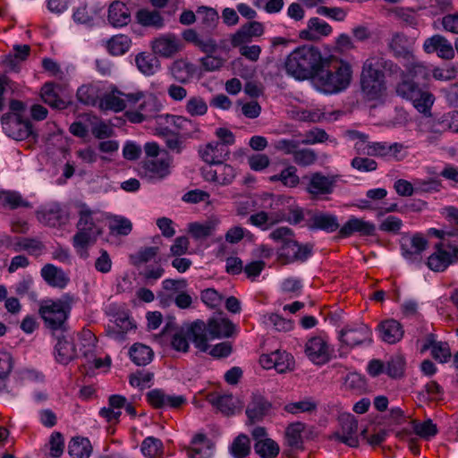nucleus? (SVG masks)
<instances>
[{
    "instance_id": "f8f14e48",
    "label": "nucleus",
    "mask_w": 458,
    "mask_h": 458,
    "mask_svg": "<svg viewBox=\"0 0 458 458\" xmlns=\"http://www.w3.org/2000/svg\"><path fill=\"white\" fill-rule=\"evenodd\" d=\"M458 241L453 240L450 245L445 242H438L435 245V251L428 258L427 265L429 269L441 272L444 271L458 254Z\"/></svg>"
},
{
    "instance_id": "7c9ffc66",
    "label": "nucleus",
    "mask_w": 458,
    "mask_h": 458,
    "mask_svg": "<svg viewBox=\"0 0 458 458\" xmlns=\"http://www.w3.org/2000/svg\"><path fill=\"white\" fill-rule=\"evenodd\" d=\"M332 32V27L325 21L314 17L309 20L307 29L300 32L302 39L318 40Z\"/></svg>"
},
{
    "instance_id": "423d86ee",
    "label": "nucleus",
    "mask_w": 458,
    "mask_h": 458,
    "mask_svg": "<svg viewBox=\"0 0 458 458\" xmlns=\"http://www.w3.org/2000/svg\"><path fill=\"white\" fill-rule=\"evenodd\" d=\"M269 237L282 243L278 249V258L285 264L305 261L312 253V246L299 244L294 239L293 230L287 226L276 228L270 233Z\"/></svg>"
},
{
    "instance_id": "f704fd0d",
    "label": "nucleus",
    "mask_w": 458,
    "mask_h": 458,
    "mask_svg": "<svg viewBox=\"0 0 458 458\" xmlns=\"http://www.w3.org/2000/svg\"><path fill=\"white\" fill-rule=\"evenodd\" d=\"M285 219L284 211L261 210L249 217V222L257 227L267 230L272 225L283 222Z\"/></svg>"
},
{
    "instance_id": "a19ab883",
    "label": "nucleus",
    "mask_w": 458,
    "mask_h": 458,
    "mask_svg": "<svg viewBox=\"0 0 458 458\" xmlns=\"http://www.w3.org/2000/svg\"><path fill=\"white\" fill-rule=\"evenodd\" d=\"M135 64L145 76L154 75L161 67L158 58L147 52H141L135 56Z\"/></svg>"
},
{
    "instance_id": "338daca9",
    "label": "nucleus",
    "mask_w": 458,
    "mask_h": 458,
    "mask_svg": "<svg viewBox=\"0 0 458 458\" xmlns=\"http://www.w3.org/2000/svg\"><path fill=\"white\" fill-rule=\"evenodd\" d=\"M317 403L312 398H306L286 404L284 410L289 413L297 414L300 412H311L317 409Z\"/></svg>"
},
{
    "instance_id": "ddd939ff",
    "label": "nucleus",
    "mask_w": 458,
    "mask_h": 458,
    "mask_svg": "<svg viewBox=\"0 0 458 458\" xmlns=\"http://www.w3.org/2000/svg\"><path fill=\"white\" fill-rule=\"evenodd\" d=\"M4 132L15 140H23L32 134V125L28 119L14 114H3L1 117Z\"/></svg>"
},
{
    "instance_id": "9b49d317",
    "label": "nucleus",
    "mask_w": 458,
    "mask_h": 458,
    "mask_svg": "<svg viewBox=\"0 0 458 458\" xmlns=\"http://www.w3.org/2000/svg\"><path fill=\"white\" fill-rule=\"evenodd\" d=\"M336 182L337 176L325 175L320 172L302 177V183L305 184L304 190L312 199L331 194L334 191Z\"/></svg>"
},
{
    "instance_id": "864d4df0",
    "label": "nucleus",
    "mask_w": 458,
    "mask_h": 458,
    "mask_svg": "<svg viewBox=\"0 0 458 458\" xmlns=\"http://www.w3.org/2000/svg\"><path fill=\"white\" fill-rule=\"evenodd\" d=\"M197 21L200 22L203 29L211 30L216 25L218 13L214 8L200 6L197 9Z\"/></svg>"
},
{
    "instance_id": "b1692460",
    "label": "nucleus",
    "mask_w": 458,
    "mask_h": 458,
    "mask_svg": "<svg viewBox=\"0 0 458 458\" xmlns=\"http://www.w3.org/2000/svg\"><path fill=\"white\" fill-rule=\"evenodd\" d=\"M55 355L56 360L62 364H68L77 356L72 335L62 333V335L57 337L55 345Z\"/></svg>"
},
{
    "instance_id": "1a4fd4ad",
    "label": "nucleus",
    "mask_w": 458,
    "mask_h": 458,
    "mask_svg": "<svg viewBox=\"0 0 458 458\" xmlns=\"http://www.w3.org/2000/svg\"><path fill=\"white\" fill-rule=\"evenodd\" d=\"M398 96L411 101L413 106L424 114H429L434 103V97L428 91L422 90L417 84L408 80L401 81L396 85Z\"/></svg>"
},
{
    "instance_id": "f03ea898",
    "label": "nucleus",
    "mask_w": 458,
    "mask_h": 458,
    "mask_svg": "<svg viewBox=\"0 0 458 458\" xmlns=\"http://www.w3.org/2000/svg\"><path fill=\"white\" fill-rule=\"evenodd\" d=\"M382 70L389 74H396L400 72V67L393 61L386 59L382 54H372L363 63L361 89L370 99L378 98L386 89Z\"/></svg>"
},
{
    "instance_id": "bb28decb",
    "label": "nucleus",
    "mask_w": 458,
    "mask_h": 458,
    "mask_svg": "<svg viewBox=\"0 0 458 458\" xmlns=\"http://www.w3.org/2000/svg\"><path fill=\"white\" fill-rule=\"evenodd\" d=\"M187 282L184 279H165L162 282L161 289L157 293V298L163 306H170L174 301V295L185 290Z\"/></svg>"
},
{
    "instance_id": "0eeeda50",
    "label": "nucleus",
    "mask_w": 458,
    "mask_h": 458,
    "mask_svg": "<svg viewBox=\"0 0 458 458\" xmlns=\"http://www.w3.org/2000/svg\"><path fill=\"white\" fill-rule=\"evenodd\" d=\"M189 340H191L200 352H205L208 350L205 322L196 320L177 330L172 336L171 345L177 352H187L190 347Z\"/></svg>"
},
{
    "instance_id": "5701e85b",
    "label": "nucleus",
    "mask_w": 458,
    "mask_h": 458,
    "mask_svg": "<svg viewBox=\"0 0 458 458\" xmlns=\"http://www.w3.org/2000/svg\"><path fill=\"white\" fill-rule=\"evenodd\" d=\"M423 50L427 54L437 53L442 59L449 60L454 57V50L451 43L441 35L428 38L423 43Z\"/></svg>"
},
{
    "instance_id": "6e6552de",
    "label": "nucleus",
    "mask_w": 458,
    "mask_h": 458,
    "mask_svg": "<svg viewBox=\"0 0 458 458\" xmlns=\"http://www.w3.org/2000/svg\"><path fill=\"white\" fill-rule=\"evenodd\" d=\"M129 104L134 105L142 100L138 109L127 110L125 116L128 121L133 123H140L143 121L154 118L162 109L163 105L154 94H145L142 91H135L125 95Z\"/></svg>"
},
{
    "instance_id": "13d9d810",
    "label": "nucleus",
    "mask_w": 458,
    "mask_h": 458,
    "mask_svg": "<svg viewBox=\"0 0 458 458\" xmlns=\"http://www.w3.org/2000/svg\"><path fill=\"white\" fill-rule=\"evenodd\" d=\"M230 454L233 458H245L250 453V441L246 435H239L230 445Z\"/></svg>"
},
{
    "instance_id": "052dcab7",
    "label": "nucleus",
    "mask_w": 458,
    "mask_h": 458,
    "mask_svg": "<svg viewBox=\"0 0 458 458\" xmlns=\"http://www.w3.org/2000/svg\"><path fill=\"white\" fill-rule=\"evenodd\" d=\"M412 430L416 435L424 439H430L437 433V425L430 419L423 421L413 420L411 422Z\"/></svg>"
},
{
    "instance_id": "72a5a7b5",
    "label": "nucleus",
    "mask_w": 458,
    "mask_h": 458,
    "mask_svg": "<svg viewBox=\"0 0 458 458\" xmlns=\"http://www.w3.org/2000/svg\"><path fill=\"white\" fill-rule=\"evenodd\" d=\"M108 22L114 28H122L131 21V12L121 1H114L108 8Z\"/></svg>"
},
{
    "instance_id": "8fccbe9b",
    "label": "nucleus",
    "mask_w": 458,
    "mask_h": 458,
    "mask_svg": "<svg viewBox=\"0 0 458 458\" xmlns=\"http://www.w3.org/2000/svg\"><path fill=\"white\" fill-rule=\"evenodd\" d=\"M304 428L305 426L301 422H294L290 424L285 430L286 444L294 449L302 448L301 433L303 432Z\"/></svg>"
},
{
    "instance_id": "2eb2a0df",
    "label": "nucleus",
    "mask_w": 458,
    "mask_h": 458,
    "mask_svg": "<svg viewBox=\"0 0 458 458\" xmlns=\"http://www.w3.org/2000/svg\"><path fill=\"white\" fill-rule=\"evenodd\" d=\"M340 428L334 434L333 438L351 447L359 445L358 420L351 413L341 414L338 418Z\"/></svg>"
},
{
    "instance_id": "c9c22d12",
    "label": "nucleus",
    "mask_w": 458,
    "mask_h": 458,
    "mask_svg": "<svg viewBox=\"0 0 458 458\" xmlns=\"http://www.w3.org/2000/svg\"><path fill=\"white\" fill-rule=\"evenodd\" d=\"M41 276L52 287L64 289L70 281L68 275L60 267L47 264L41 268Z\"/></svg>"
},
{
    "instance_id": "58836bf2",
    "label": "nucleus",
    "mask_w": 458,
    "mask_h": 458,
    "mask_svg": "<svg viewBox=\"0 0 458 458\" xmlns=\"http://www.w3.org/2000/svg\"><path fill=\"white\" fill-rule=\"evenodd\" d=\"M125 95L118 89L106 93L99 100V107L102 110L121 112L125 109L126 103H128Z\"/></svg>"
},
{
    "instance_id": "473e14b6",
    "label": "nucleus",
    "mask_w": 458,
    "mask_h": 458,
    "mask_svg": "<svg viewBox=\"0 0 458 458\" xmlns=\"http://www.w3.org/2000/svg\"><path fill=\"white\" fill-rule=\"evenodd\" d=\"M308 226L312 230H322L327 233H333L341 228L335 215L323 212L313 214Z\"/></svg>"
},
{
    "instance_id": "cd10ccee",
    "label": "nucleus",
    "mask_w": 458,
    "mask_h": 458,
    "mask_svg": "<svg viewBox=\"0 0 458 458\" xmlns=\"http://www.w3.org/2000/svg\"><path fill=\"white\" fill-rule=\"evenodd\" d=\"M134 324L125 312L117 313L112 325L106 328L107 335L114 340L123 342L125 335L134 327Z\"/></svg>"
},
{
    "instance_id": "79ce46f5",
    "label": "nucleus",
    "mask_w": 458,
    "mask_h": 458,
    "mask_svg": "<svg viewBox=\"0 0 458 458\" xmlns=\"http://www.w3.org/2000/svg\"><path fill=\"white\" fill-rule=\"evenodd\" d=\"M380 337L388 344H395L400 341L403 335L402 325L394 319H388L382 322L379 326Z\"/></svg>"
},
{
    "instance_id": "4be33fe9",
    "label": "nucleus",
    "mask_w": 458,
    "mask_h": 458,
    "mask_svg": "<svg viewBox=\"0 0 458 458\" xmlns=\"http://www.w3.org/2000/svg\"><path fill=\"white\" fill-rule=\"evenodd\" d=\"M148 402L157 409L179 408L186 403L183 395L167 394L161 389H153L147 394Z\"/></svg>"
},
{
    "instance_id": "f3484780",
    "label": "nucleus",
    "mask_w": 458,
    "mask_h": 458,
    "mask_svg": "<svg viewBox=\"0 0 458 458\" xmlns=\"http://www.w3.org/2000/svg\"><path fill=\"white\" fill-rule=\"evenodd\" d=\"M201 168L202 178L207 182H215L220 186L231 184L236 177V169L224 162Z\"/></svg>"
},
{
    "instance_id": "603ef678",
    "label": "nucleus",
    "mask_w": 458,
    "mask_h": 458,
    "mask_svg": "<svg viewBox=\"0 0 458 458\" xmlns=\"http://www.w3.org/2000/svg\"><path fill=\"white\" fill-rule=\"evenodd\" d=\"M131 44V41L128 36L119 34L107 41V49L113 55H122L130 49Z\"/></svg>"
},
{
    "instance_id": "6ab92c4d",
    "label": "nucleus",
    "mask_w": 458,
    "mask_h": 458,
    "mask_svg": "<svg viewBox=\"0 0 458 458\" xmlns=\"http://www.w3.org/2000/svg\"><path fill=\"white\" fill-rule=\"evenodd\" d=\"M198 152L200 158L211 166L224 162L230 154L229 148L219 141H211L201 145Z\"/></svg>"
},
{
    "instance_id": "49530a36",
    "label": "nucleus",
    "mask_w": 458,
    "mask_h": 458,
    "mask_svg": "<svg viewBox=\"0 0 458 458\" xmlns=\"http://www.w3.org/2000/svg\"><path fill=\"white\" fill-rule=\"evenodd\" d=\"M269 181L271 182H280L285 187L295 188L300 183V177L297 174V168L289 165L279 174L270 176Z\"/></svg>"
},
{
    "instance_id": "39448f33",
    "label": "nucleus",
    "mask_w": 458,
    "mask_h": 458,
    "mask_svg": "<svg viewBox=\"0 0 458 458\" xmlns=\"http://www.w3.org/2000/svg\"><path fill=\"white\" fill-rule=\"evenodd\" d=\"M73 302V297L68 294L55 300H42L39 303L38 313L46 327L53 332L64 333L67 330V319Z\"/></svg>"
},
{
    "instance_id": "e433bc0d",
    "label": "nucleus",
    "mask_w": 458,
    "mask_h": 458,
    "mask_svg": "<svg viewBox=\"0 0 458 458\" xmlns=\"http://www.w3.org/2000/svg\"><path fill=\"white\" fill-rule=\"evenodd\" d=\"M213 454V444L203 434H197L191 440V446L187 449L189 458H209Z\"/></svg>"
},
{
    "instance_id": "0e129e2a",
    "label": "nucleus",
    "mask_w": 458,
    "mask_h": 458,
    "mask_svg": "<svg viewBox=\"0 0 458 458\" xmlns=\"http://www.w3.org/2000/svg\"><path fill=\"white\" fill-rule=\"evenodd\" d=\"M185 110L191 116H202L208 112V105L201 97L193 96L187 100Z\"/></svg>"
},
{
    "instance_id": "680f3d73",
    "label": "nucleus",
    "mask_w": 458,
    "mask_h": 458,
    "mask_svg": "<svg viewBox=\"0 0 458 458\" xmlns=\"http://www.w3.org/2000/svg\"><path fill=\"white\" fill-rule=\"evenodd\" d=\"M263 322L266 325L272 326L279 332H289L293 328V322L291 319L284 318L278 314L264 315Z\"/></svg>"
},
{
    "instance_id": "f257e3e1",
    "label": "nucleus",
    "mask_w": 458,
    "mask_h": 458,
    "mask_svg": "<svg viewBox=\"0 0 458 458\" xmlns=\"http://www.w3.org/2000/svg\"><path fill=\"white\" fill-rule=\"evenodd\" d=\"M76 208L78 214L77 232L72 238V243L77 255L86 259L89 257V248L102 234L104 214L91 209L85 203H78Z\"/></svg>"
},
{
    "instance_id": "4d7b16f0",
    "label": "nucleus",
    "mask_w": 458,
    "mask_h": 458,
    "mask_svg": "<svg viewBox=\"0 0 458 458\" xmlns=\"http://www.w3.org/2000/svg\"><path fill=\"white\" fill-rule=\"evenodd\" d=\"M76 96L81 103L95 106L99 98V89L96 85H82L78 89Z\"/></svg>"
},
{
    "instance_id": "37998d69",
    "label": "nucleus",
    "mask_w": 458,
    "mask_h": 458,
    "mask_svg": "<svg viewBox=\"0 0 458 458\" xmlns=\"http://www.w3.org/2000/svg\"><path fill=\"white\" fill-rule=\"evenodd\" d=\"M196 66L186 60L179 59L174 61L170 72L172 76L179 82L187 83L196 73Z\"/></svg>"
},
{
    "instance_id": "4468645a",
    "label": "nucleus",
    "mask_w": 458,
    "mask_h": 458,
    "mask_svg": "<svg viewBox=\"0 0 458 458\" xmlns=\"http://www.w3.org/2000/svg\"><path fill=\"white\" fill-rule=\"evenodd\" d=\"M304 352L308 359L317 365L328 362L332 356L327 339L320 335L312 336L307 340Z\"/></svg>"
},
{
    "instance_id": "412c9836",
    "label": "nucleus",
    "mask_w": 458,
    "mask_h": 458,
    "mask_svg": "<svg viewBox=\"0 0 458 458\" xmlns=\"http://www.w3.org/2000/svg\"><path fill=\"white\" fill-rule=\"evenodd\" d=\"M265 32L264 24L259 21H250L231 35V45L233 47L248 44L252 38L261 37Z\"/></svg>"
},
{
    "instance_id": "c756f323",
    "label": "nucleus",
    "mask_w": 458,
    "mask_h": 458,
    "mask_svg": "<svg viewBox=\"0 0 458 458\" xmlns=\"http://www.w3.org/2000/svg\"><path fill=\"white\" fill-rule=\"evenodd\" d=\"M172 164V156L166 150H163L159 157L147 161L145 166L154 176L164 179L170 174Z\"/></svg>"
},
{
    "instance_id": "de8ad7c7",
    "label": "nucleus",
    "mask_w": 458,
    "mask_h": 458,
    "mask_svg": "<svg viewBox=\"0 0 458 458\" xmlns=\"http://www.w3.org/2000/svg\"><path fill=\"white\" fill-rule=\"evenodd\" d=\"M209 402L225 415L233 414L237 403L234 397L230 394H212L209 397Z\"/></svg>"
},
{
    "instance_id": "20e7f679",
    "label": "nucleus",
    "mask_w": 458,
    "mask_h": 458,
    "mask_svg": "<svg viewBox=\"0 0 458 458\" xmlns=\"http://www.w3.org/2000/svg\"><path fill=\"white\" fill-rule=\"evenodd\" d=\"M324 59L318 48L303 46L287 56L284 67L287 73L297 80H314L319 68L323 66Z\"/></svg>"
},
{
    "instance_id": "bf43d9fd",
    "label": "nucleus",
    "mask_w": 458,
    "mask_h": 458,
    "mask_svg": "<svg viewBox=\"0 0 458 458\" xmlns=\"http://www.w3.org/2000/svg\"><path fill=\"white\" fill-rule=\"evenodd\" d=\"M108 226L111 233L123 236L128 235L132 230L131 222L122 216H109Z\"/></svg>"
},
{
    "instance_id": "5fc2aeb1",
    "label": "nucleus",
    "mask_w": 458,
    "mask_h": 458,
    "mask_svg": "<svg viewBox=\"0 0 458 458\" xmlns=\"http://www.w3.org/2000/svg\"><path fill=\"white\" fill-rule=\"evenodd\" d=\"M41 98L43 101L56 109H64L66 107V102L60 98L55 91V85L46 83L41 89Z\"/></svg>"
},
{
    "instance_id": "774afa93",
    "label": "nucleus",
    "mask_w": 458,
    "mask_h": 458,
    "mask_svg": "<svg viewBox=\"0 0 458 458\" xmlns=\"http://www.w3.org/2000/svg\"><path fill=\"white\" fill-rule=\"evenodd\" d=\"M293 157L294 163H296L298 165L309 166L314 164L317 160V154L313 149L298 148Z\"/></svg>"
},
{
    "instance_id": "4c0bfd02",
    "label": "nucleus",
    "mask_w": 458,
    "mask_h": 458,
    "mask_svg": "<svg viewBox=\"0 0 458 458\" xmlns=\"http://www.w3.org/2000/svg\"><path fill=\"white\" fill-rule=\"evenodd\" d=\"M30 53V47L29 45H14L13 53L5 55L2 63L8 71L18 72L21 64L28 58Z\"/></svg>"
},
{
    "instance_id": "7ed1b4c3",
    "label": "nucleus",
    "mask_w": 458,
    "mask_h": 458,
    "mask_svg": "<svg viewBox=\"0 0 458 458\" xmlns=\"http://www.w3.org/2000/svg\"><path fill=\"white\" fill-rule=\"evenodd\" d=\"M352 75L349 63L340 60L327 64V59L314 77V85L325 94H336L344 90L351 83Z\"/></svg>"
},
{
    "instance_id": "3c124183",
    "label": "nucleus",
    "mask_w": 458,
    "mask_h": 458,
    "mask_svg": "<svg viewBox=\"0 0 458 458\" xmlns=\"http://www.w3.org/2000/svg\"><path fill=\"white\" fill-rule=\"evenodd\" d=\"M136 19L143 26H151L157 29L164 26V19L157 11L140 10L136 14Z\"/></svg>"
},
{
    "instance_id": "aec40b11",
    "label": "nucleus",
    "mask_w": 458,
    "mask_h": 458,
    "mask_svg": "<svg viewBox=\"0 0 458 458\" xmlns=\"http://www.w3.org/2000/svg\"><path fill=\"white\" fill-rule=\"evenodd\" d=\"M38 220L45 225L58 227L67 221V214L59 204L52 203L37 211Z\"/></svg>"
},
{
    "instance_id": "a211bd4d",
    "label": "nucleus",
    "mask_w": 458,
    "mask_h": 458,
    "mask_svg": "<svg viewBox=\"0 0 458 458\" xmlns=\"http://www.w3.org/2000/svg\"><path fill=\"white\" fill-rule=\"evenodd\" d=\"M403 66L405 70L402 72L401 81L408 80L419 86L420 83L425 84L430 80L431 68L418 61L414 55L409 57Z\"/></svg>"
},
{
    "instance_id": "6e6d98bb",
    "label": "nucleus",
    "mask_w": 458,
    "mask_h": 458,
    "mask_svg": "<svg viewBox=\"0 0 458 458\" xmlns=\"http://www.w3.org/2000/svg\"><path fill=\"white\" fill-rule=\"evenodd\" d=\"M254 451L262 458H275L278 455L280 447L275 440L267 438L255 442Z\"/></svg>"
},
{
    "instance_id": "e2e57ef3",
    "label": "nucleus",
    "mask_w": 458,
    "mask_h": 458,
    "mask_svg": "<svg viewBox=\"0 0 458 458\" xmlns=\"http://www.w3.org/2000/svg\"><path fill=\"white\" fill-rule=\"evenodd\" d=\"M428 236H433L440 239V242H445V245H450L453 240L458 241V229L449 228L447 225H444L441 229L429 228L427 231Z\"/></svg>"
},
{
    "instance_id": "2f4dec72",
    "label": "nucleus",
    "mask_w": 458,
    "mask_h": 458,
    "mask_svg": "<svg viewBox=\"0 0 458 458\" xmlns=\"http://www.w3.org/2000/svg\"><path fill=\"white\" fill-rule=\"evenodd\" d=\"M233 324L227 318H217L208 320L206 325V337L208 339L227 338L233 335Z\"/></svg>"
},
{
    "instance_id": "ea45409f",
    "label": "nucleus",
    "mask_w": 458,
    "mask_h": 458,
    "mask_svg": "<svg viewBox=\"0 0 458 458\" xmlns=\"http://www.w3.org/2000/svg\"><path fill=\"white\" fill-rule=\"evenodd\" d=\"M219 224L217 217H210L203 223H191L189 225V233L195 240H203L213 235Z\"/></svg>"
},
{
    "instance_id": "a18cd8bd",
    "label": "nucleus",
    "mask_w": 458,
    "mask_h": 458,
    "mask_svg": "<svg viewBox=\"0 0 458 458\" xmlns=\"http://www.w3.org/2000/svg\"><path fill=\"white\" fill-rule=\"evenodd\" d=\"M92 447L89 439L84 437H74L68 446V453L72 458H89Z\"/></svg>"
},
{
    "instance_id": "dca6fc26",
    "label": "nucleus",
    "mask_w": 458,
    "mask_h": 458,
    "mask_svg": "<svg viewBox=\"0 0 458 458\" xmlns=\"http://www.w3.org/2000/svg\"><path fill=\"white\" fill-rule=\"evenodd\" d=\"M153 54L164 58H171L183 48V43L174 33H165L155 38L151 43Z\"/></svg>"
},
{
    "instance_id": "c85d7f7f",
    "label": "nucleus",
    "mask_w": 458,
    "mask_h": 458,
    "mask_svg": "<svg viewBox=\"0 0 458 458\" xmlns=\"http://www.w3.org/2000/svg\"><path fill=\"white\" fill-rule=\"evenodd\" d=\"M271 409V403L260 394H253L246 409V415L251 423L266 417Z\"/></svg>"
},
{
    "instance_id": "69168bd1",
    "label": "nucleus",
    "mask_w": 458,
    "mask_h": 458,
    "mask_svg": "<svg viewBox=\"0 0 458 458\" xmlns=\"http://www.w3.org/2000/svg\"><path fill=\"white\" fill-rule=\"evenodd\" d=\"M173 122L174 126L188 137H193L195 133L199 131V124L184 116H173Z\"/></svg>"
},
{
    "instance_id": "9d476101",
    "label": "nucleus",
    "mask_w": 458,
    "mask_h": 458,
    "mask_svg": "<svg viewBox=\"0 0 458 458\" xmlns=\"http://www.w3.org/2000/svg\"><path fill=\"white\" fill-rule=\"evenodd\" d=\"M338 339L344 346L348 348L370 345L372 331L363 323L351 324L339 331Z\"/></svg>"
},
{
    "instance_id": "09e8293b",
    "label": "nucleus",
    "mask_w": 458,
    "mask_h": 458,
    "mask_svg": "<svg viewBox=\"0 0 458 458\" xmlns=\"http://www.w3.org/2000/svg\"><path fill=\"white\" fill-rule=\"evenodd\" d=\"M130 357L138 366L148 364L153 358V351L148 346L142 344H134L130 349Z\"/></svg>"
},
{
    "instance_id": "a878e982",
    "label": "nucleus",
    "mask_w": 458,
    "mask_h": 458,
    "mask_svg": "<svg viewBox=\"0 0 458 458\" xmlns=\"http://www.w3.org/2000/svg\"><path fill=\"white\" fill-rule=\"evenodd\" d=\"M427 247L428 241L422 235L415 234L402 244L403 256L411 263H419Z\"/></svg>"
},
{
    "instance_id": "393cba45",
    "label": "nucleus",
    "mask_w": 458,
    "mask_h": 458,
    "mask_svg": "<svg viewBox=\"0 0 458 458\" xmlns=\"http://www.w3.org/2000/svg\"><path fill=\"white\" fill-rule=\"evenodd\" d=\"M375 231L376 226L374 224L355 216H351L339 229V235L345 238L357 233L361 236H369L373 235Z\"/></svg>"
},
{
    "instance_id": "c03bdc74",
    "label": "nucleus",
    "mask_w": 458,
    "mask_h": 458,
    "mask_svg": "<svg viewBox=\"0 0 458 458\" xmlns=\"http://www.w3.org/2000/svg\"><path fill=\"white\" fill-rule=\"evenodd\" d=\"M388 48L394 53L395 56L403 57L407 61L409 57L413 56L409 49L408 38L403 33H394L389 39Z\"/></svg>"
}]
</instances>
